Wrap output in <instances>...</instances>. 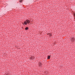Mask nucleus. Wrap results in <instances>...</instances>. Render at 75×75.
Here are the masks:
<instances>
[{
    "label": "nucleus",
    "mask_w": 75,
    "mask_h": 75,
    "mask_svg": "<svg viewBox=\"0 0 75 75\" xmlns=\"http://www.w3.org/2000/svg\"><path fill=\"white\" fill-rule=\"evenodd\" d=\"M34 58V56H32L31 57V58H30V59H32V60H33V59Z\"/></svg>",
    "instance_id": "obj_3"
},
{
    "label": "nucleus",
    "mask_w": 75,
    "mask_h": 75,
    "mask_svg": "<svg viewBox=\"0 0 75 75\" xmlns=\"http://www.w3.org/2000/svg\"><path fill=\"white\" fill-rule=\"evenodd\" d=\"M39 65L40 67H42V63L41 62L39 63Z\"/></svg>",
    "instance_id": "obj_2"
},
{
    "label": "nucleus",
    "mask_w": 75,
    "mask_h": 75,
    "mask_svg": "<svg viewBox=\"0 0 75 75\" xmlns=\"http://www.w3.org/2000/svg\"><path fill=\"white\" fill-rule=\"evenodd\" d=\"M26 21L27 22V23H28V24H29L30 23V20H26Z\"/></svg>",
    "instance_id": "obj_4"
},
{
    "label": "nucleus",
    "mask_w": 75,
    "mask_h": 75,
    "mask_svg": "<svg viewBox=\"0 0 75 75\" xmlns=\"http://www.w3.org/2000/svg\"><path fill=\"white\" fill-rule=\"evenodd\" d=\"M19 2H20V3H22L23 2L22 0H20L19 1Z\"/></svg>",
    "instance_id": "obj_9"
},
{
    "label": "nucleus",
    "mask_w": 75,
    "mask_h": 75,
    "mask_svg": "<svg viewBox=\"0 0 75 75\" xmlns=\"http://www.w3.org/2000/svg\"><path fill=\"white\" fill-rule=\"evenodd\" d=\"M47 35H49V37H51L52 36V34L51 33H47Z\"/></svg>",
    "instance_id": "obj_5"
},
{
    "label": "nucleus",
    "mask_w": 75,
    "mask_h": 75,
    "mask_svg": "<svg viewBox=\"0 0 75 75\" xmlns=\"http://www.w3.org/2000/svg\"><path fill=\"white\" fill-rule=\"evenodd\" d=\"M47 59H50V56H47Z\"/></svg>",
    "instance_id": "obj_8"
},
{
    "label": "nucleus",
    "mask_w": 75,
    "mask_h": 75,
    "mask_svg": "<svg viewBox=\"0 0 75 75\" xmlns=\"http://www.w3.org/2000/svg\"><path fill=\"white\" fill-rule=\"evenodd\" d=\"M75 39L74 37H72L71 38V41H72V42H74L75 41Z\"/></svg>",
    "instance_id": "obj_1"
},
{
    "label": "nucleus",
    "mask_w": 75,
    "mask_h": 75,
    "mask_svg": "<svg viewBox=\"0 0 75 75\" xmlns=\"http://www.w3.org/2000/svg\"><path fill=\"white\" fill-rule=\"evenodd\" d=\"M29 28H28V27H26L25 28V30H28Z\"/></svg>",
    "instance_id": "obj_6"
},
{
    "label": "nucleus",
    "mask_w": 75,
    "mask_h": 75,
    "mask_svg": "<svg viewBox=\"0 0 75 75\" xmlns=\"http://www.w3.org/2000/svg\"><path fill=\"white\" fill-rule=\"evenodd\" d=\"M27 21H25L24 22V23L25 24V25H27Z\"/></svg>",
    "instance_id": "obj_7"
}]
</instances>
